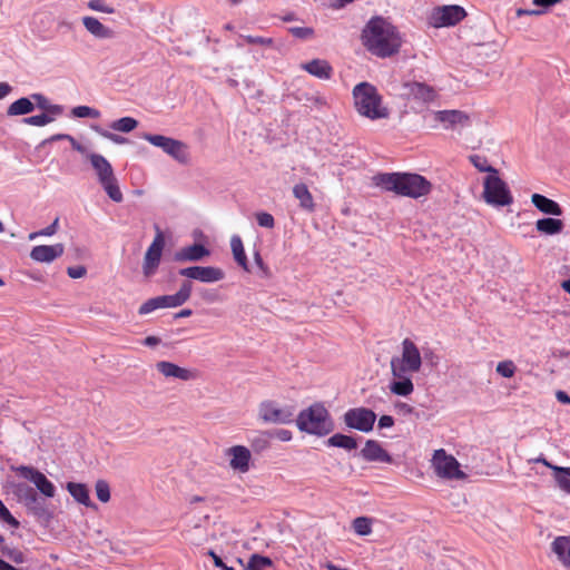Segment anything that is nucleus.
I'll list each match as a JSON object with an SVG mask.
<instances>
[{
    "instance_id": "nucleus-1",
    "label": "nucleus",
    "mask_w": 570,
    "mask_h": 570,
    "mask_svg": "<svg viewBox=\"0 0 570 570\" xmlns=\"http://www.w3.org/2000/svg\"><path fill=\"white\" fill-rule=\"evenodd\" d=\"M373 181L384 190L410 198L426 196L432 189V184L425 177L412 173L377 174Z\"/></svg>"
},
{
    "instance_id": "nucleus-2",
    "label": "nucleus",
    "mask_w": 570,
    "mask_h": 570,
    "mask_svg": "<svg viewBox=\"0 0 570 570\" xmlns=\"http://www.w3.org/2000/svg\"><path fill=\"white\" fill-rule=\"evenodd\" d=\"M354 106L357 112L371 120L386 119L390 109L383 105V98L375 86L360 82L353 88Z\"/></svg>"
},
{
    "instance_id": "nucleus-3",
    "label": "nucleus",
    "mask_w": 570,
    "mask_h": 570,
    "mask_svg": "<svg viewBox=\"0 0 570 570\" xmlns=\"http://www.w3.org/2000/svg\"><path fill=\"white\" fill-rule=\"evenodd\" d=\"M295 422L299 431L318 436L327 435L334 430L327 409L320 402L301 411Z\"/></svg>"
},
{
    "instance_id": "nucleus-4",
    "label": "nucleus",
    "mask_w": 570,
    "mask_h": 570,
    "mask_svg": "<svg viewBox=\"0 0 570 570\" xmlns=\"http://www.w3.org/2000/svg\"><path fill=\"white\" fill-rule=\"evenodd\" d=\"M390 364L393 376H400L401 373L412 375L419 372L422 358L417 346L410 338H405L402 342V355L393 356Z\"/></svg>"
},
{
    "instance_id": "nucleus-5",
    "label": "nucleus",
    "mask_w": 570,
    "mask_h": 570,
    "mask_svg": "<svg viewBox=\"0 0 570 570\" xmlns=\"http://www.w3.org/2000/svg\"><path fill=\"white\" fill-rule=\"evenodd\" d=\"M193 283L190 281H184L177 293L173 295H161L147 299L140 305L138 313L139 315H147L158 308H171L178 307L185 304L191 295Z\"/></svg>"
},
{
    "instance_id": "nucleus-6",
    "label": "nucleus",
    "mask_w": 570,
    "mask_h": 570,
    "mask_svg": "<svg viewBox=\"0 0 570 570\" xmlns=\"http://www.w3.org/2000/svg\"><path fill=\"white\" fill-rule=\"evenodd\" d=\"M484 202L493 207H504L513 203V196L504 180L499 177V173L488 175L483 179Z\"/></svg>"
},
{
    "instance_id": "nucleus-7",
    "label": "nucleus",
    "mask_w": 570,
    "mask_h": 570,
    "mask_svg": "<svg viewBox=\"0 0 570 570\" xmlns=\"http://www.w3.org/2000/svg\"><path fill=\"white\" fill-rule=\"evenodd\" d=\"M142 139L155 147L160 148L168 156L183 165H187L190 160L188 146L181 141L164 135L144 134Z\"/></svg>"
},
{
    "instance_id": "nucleus-8",
    "label": "nucleus",
    "mask_w": 570,
    "mask_h": 570,
    "mask_svg": "<svg viewBox=\"0 0 570 570\" xmlns=\"http://www.w3.org/2000/svg\"><path fill=\"white\" fill-rule=\"evenodd\" d=\"M293 405L278 406L274 401H264L258 406V416L265 423L289 424L294 421Z\"/></svg>"
},
{
    "instance_id": "nucleus-9",
    "label": "nucleus",
    "mask_w": 570,
    "mask_h": 570,
    "mask_svg": "<svg viewBox=\"0 0 570 570\" xmlns=\"http://www.w3.org/2000/svg\"><path fill=\"white\" fill-rule=\"evenodd\" d=\"M433 466L435 473L443 479L463 480L466 478V474L461 471L458 460L452 455H448L443 449L434 452Z\"/></svg>"
},
{
    "instance_id": "nucleus-10",
    "label": "nucleus",
    "mask_w": 570,
    "mask_h": 570,
    "mask_svg": "<svg viewBox=\"0 0 570 570\" xmlns=\"http://www.w3.org/2000/svg\"><path fill=\"white\" fill-rule=\"evenodd\" d=\"M343 421L347 428L367 433L373 430L376 414L367 407H353L344 413Z\"/></svg>"
},
{
    "instance_id": "nucleus-11",
    "label": "nucleus",
    "mask_w": 570,
    "mask_h": 570,
    "mask_svg": "<svg viewBox=\"0 0 570 570\" xmlns=\"http://www.w3.org/2000/svg\"><path fill=\"white\" fill-rule=\"evenodd\" d=\"M156 235L154 237L153 243L147 248L145 256H144V263H142V273L146 277L153 276L161 259L163 250L165 247V236L161 229L156 225Z\"/></svg>"
},
{
    "instance_id": "nucleus-12",
    "label": "nucleus",
    "mask_w": 570,
    "mask_h": 570,
    "mask_svg": "<svg viewBox=\"0 0 570 570\" xmlns=\"http://www.w3.org/2000/svg\"><path fill=\"white\" fill-rule=\"evenodd\" d=\"M19 500L23 502L28 511L38 519L48 521L51 514L47 508L45 500L40 499L33 488L27 484H20L17 489Z\"/></svg>"
},
{
    "instance_id": "nucleus-13",
    "label": "nucleus",
    "mask_w": 570,
    "mask_h": 570,
    "mask_svg": "<svg viewBox=\"0 0 570 570\" xmlns=\"http://www.w3.org/2000/svg\"><path fill=\"white\" fill-rule=\"evenodd\" d=\"M466 16L465 10L460 6H442L433 9L430 16V23L435 28L454 26Z\"/></svg>"
},
{
    "instance_id": "nucleus-14",
    "label": "nucleus",
    "mask_w": 570,
    "mask_h": 570,
    "mask_svg": "<svg viewBox=\"0 0 570 570\" xmlns=\"http://www.w3.org/2000/svg\"><path fill=\"white\" fill-rule=\"evenodd\" d=\"M365 48L374 56L386 58L399 52L401 38H363Z\"/></svg>"
},
{
    "instance_id": "nucleus-15",
    "label": "nucleus",
    "mask_w": 570,
    "mask_h": 570,
    "mask_svg": "<svg viewBox=\"0 0 570 570\" xmlns=\"http://www.w3.org/2000/svg\"><path fill=\"white\" fill-rule=\"evenodd\" d=\"M178 274L202 283H216L225 277L224 271L214 266H189L179 269Z\"/></svg>"
},
{
    "instance_id": "nucleus-16",
    "label": "nucleus",
    "mask_w": 570,
    "mask_h": 570,
    "mask_svg": "<svg viewBox=\"0 0 570 570\" xmlns=\"http://www.w3.org/2000/svg\"><path fill=\"white\" fill-rule=\"evenodd\" d=\"M433 118L436 122L442 124L444 129L455 130L471 124L470 115L456 109L433 111Z\"/></svg>"
},
{
    "instance_id": "nucleus-17",
    "label": "nucleus",
    "mask_w": 570,
    "mask_h": 570,
    "mask_svg": "<svg viewBox=\"0 0 570 570\" xmlns=\"http://www.w3.org/2000/svg\"><path fill=\"white\" fill-rule=\"evenodd\" d=\"M17 472L24 479L32 482L36 488L47 498H53L56 493V488L53 483L39 470L27 466V465H20L17 468Z\"/></svg>"
},
{
    "instance_id": "nucleus-18",
    "label": "nucleus",
    "mask_w": 570,
    "mask_h": 570,
    "mask_svg": "<svg viewBox=\"0 0 570 570\" xmlns=\"http://www.w3.org/2000/svg\"><path fill=\"white\" fill-rule=\"evenodd\" d=\"M362 36H397V30L389 18L375 16L367 21Z\"/></svg>"
},
{
    "instance_id": "nucleus-19",
    "label": "nucleus",
    "mask_w": 570,
    "mask_h": 570,
    "mask_svg": "<svg viewBox=\"0 0 570 570\" xmlns=\"http://www.w3.org/2000/svg\"><path fill=\"white\" fill-rule=\"evenodd\" d=\"M404 95L409 98L422 102H431L436 98V91L433 87L417 81H409L403 85Z\"/></svg>"
},
{
    "instance_id": "nucleus-20",
    "label": "nucleus",
    "mask_w": 570,
    "mask_h": 570,
    "mask_svg": "<svg viewBox=\"0 0 570 570\" xmlns=\"http://www.w3.org/2000/svg\"><path fill=\"white\" fill-rule=\"evenodd\" d=\"M360 454L367 462L393 463L391 454L375 440H367Z\"/></svg>"
},
{
    "instance_id": "nucleus-21",
    "label": "nucleus",
    "mask_w": 570,
    "mask_h": 570,
    "mask_svg": "<svg viewBox=\"0 0 570 570\" xmlns=\"http://www.w3.org/2000/svg\"><path fill=\"white\" fill-rule=\"evenodd\" d=\"M65 252L63 244L38 245L30 252V258L38 263H51Z\"/></svg>"
},
{
    "instance_id": "nucleus-22",
    "label": "nucleus",
    "mask_w": 570,
    "mask_h": 570,
    "mask_svg": "<svg viewBox=\"0 0 570 570\" xmlns=\"http://www.w3.org/2000/svg\"><path fill=\"white\" fill-rule=\"evenodd\" d=\"M157 371L165 377H174L181 381H191L196 379V372L189 368L180 367L168 361H159L156 363Z\"/></svg>"
},
{
    "instance_id": "nucleus-23",
    "label": "nucleus",
    "mask_w": 570,
    "mask_h": 570,
    "mask_svg": "<svg viewBox=\"0 0 570 570\" xmlns=\"http://www.w3.org/2000/svg\"><path fill=\"white\" fill-rule=\"evenodd\" d=\"M230 456L229 465L233 470L245 473L249 470L250 451L244 445H235L227 450Z\"/></svg>"
},
{
    "instance_id": "nucleus-24",
    "label": "nucleus",
    "mask_w": 570,
    "mask_h": 570,
    "mask_svg": "<svg viewBox=\"0 0 570 570\" xmlns=\"http://www.w3.org/2000/svg\"><path fill=\"white\" fill-rule=\"evenodd\" d=\"M209 254V249L206 248L203 244L195 243L176 252L174 255V261L179 263L199 262Z\"/></svg>"
},
{
    "instance_id": "nucleus-25",
    "label": "nucleus",
    "mask_w": 570,
    "mask_h": 570,
    "mask_svg": "<svg viewBox=\"0 0 570 570\" xmlns=\"http://www.w3.org/2000/svg\"><path fill=\"white\" fill-rule=\"evenodd\" d=\"M88 159L90 160L99 183L106 181L115 176L111 164L102 155L91 153L88 155Z\"/></svg>"
},
{
    "instance_id": "nucleus-26",
    "label": "nucleus",
    "mask_w": 570,
    "mask_h": 570,
    "mask_svg": "<svg viewBox=\"0 0 570 570\" xmlns=\"http://www.w3.org/2000/svg\"><path fill=\"white\" fill-rule=\"evenodd\" d=\"M302 69L307 71L309 75L327 80L332 77L333 68L326 60L313 59L308 62L302 63Z\"/></svg>"
},
{
    "instance_id": "nucleus-27",
    "label": "nucleus",
    "mask_w": 570,
    "mask_h": 570,
    "mask_svg": "<svg viewBox=\"0 0 570 570\" xmlns=\"http://www.w3.org/2000/svg\"><path fill=\"white\" fill-rule=\"evenodd\" d=\"M389 389L392 394L397 396H409L414 391V384L412 382V375L400 374V376H393L390 382Z\"/></svg>"
},
{
    "instance_id": "nucleus-28",
    "label": "nucleus",
    "mask_w": 570,
    "mask_h": 570,
    "mask_svg": "<svg viewBox=\"0 0 570 570\" xmlns=\"http://www.w3.org/2000/svg\"><path fill=\"white\" fill-rule=\"evenodd\" d=\"M531 202L534 207L543 214L561 216L563 213L561 206L557 202L541 194H533L531 196Z\"/></svg>"
},
{
    "instance_id": "nucleus-29",
    "label": "nucleus",
    "mask_w": 570,
    "mask_h": 570,
    "mask_svg": "<svg viewBox=\"0 0 570 570\" xmlns=\"http://www.w3.org/2000/svg\"><path fill=\"white\" fill-rule=\"evenodd\" d=\"M293 195L299 202V207L308 213L314 212L315 203L314 198L308 190V187L304 183L296 184L293 187Z\"/></svg>"
},
{
    "instance_id": "nucleus-30",
    "label": "nucleus",
    "mask_w": 570,
    "mask_h": 570,
    "mask_svg": "<svg viewBox=\"0 0 570 570\" xmlns=\"http://www.w3.org/2000/svg\"><path fill=\"white\" fill-rule=\"evenodd\" d=\"M552 551L562 564L570 570V537H558L552 542Z\"/></svg>"
},
{
    "instance_id": "nucleus-31",
    "label": "nucleus",
    "mask_w": 570,
    "mask_h": 570,
    "mask_svg": "<svg viewBox=\"0 0 570 570\" xmlns=\"http://www.w3.org/2000/svg\"><path fill=\"white\" fill-rule=\"evenodd\" d=\"M67 490L77 502L86 507H94L89 497V490L83 483L68 482Z\"/></svg>"
},
{
    "instance_id": "nucleus-32",
    "label": "nucleus",
    "mask_w": 570,
    "mask_h": 570,
    "mask_svg": "<svg viewBox=\"0 0 570 570\" xmlns=\"http://www.w3.org/2000/svg\"><path fill=\"white\" fill-rule=\"evenodd\" d=\"M30 98L35 101V107L43 110V112L51 114L52 116H60L63 114V107L61 105L51 104L42 94H32Z\"/></svg>"
},
{
    "instance_id": "nucleus-33",
    "label": "nucleus",
    "mask_w": 570,
    "mask_h": 570,
    "mask_svg": "<svg viewBox=\"0 0 570 570\" xmlns=\"http://www.w3.org/2000/svg\"><path fill=\"white\" fill-rule=\"evenodd\" d=\"M35 110V104L31 101V98L22 97L13 101L7 108V116H23L32 112Z\"/></svg>"
},
{
    "instance_id": "nucleus-34",
    "label": "nucleus",
    "mask_w": 570,
    "mask_h": 570,
    "mask_svg": "<svg viewBox=\"0 0 570 570\" xmlns=\"http://www.w3.org/2000/svg\"><path fill=\"white\" fill-rule=\"evenodd\" d=\"M535 228L538 232L546 235H556L561 233L563 229V222L557 218H541L535 223Z\"/></svg>"
},
{
    "instance_id": "nucleus-35",
    "label": "nucleus",
    "mask_w": 570,
    "mask_h": 570,
    "mask_svg": "<svg viewBox=\"0 0 570 570\" xmlns=\"http://www.w3.org/2000/svg\"><path fill=\"white\" fill-rule=\"evenodd\" d=\"M230 248L235 262L245 271H249L248 261L245 254L242 238L238 235H233L230 238Z\"/></svg>"
},
{
    "instance_id": "nucleus-36",
    "label": "nucleus",
    "mask_w": 570,
    "mask_h": 570,
    "mask_svg": "<svg viewBox=\"0 0 570 570\" xmlns=\"http://www.w3.org/2000/svg\"><path fill=\"white\" fill-rule=\"evenodd\" d=\"M327 445L342 448L344 450L351 451L357 448L356 439L346 434L336 433L333 434L326 441Z\"/></svg>"
},
{
    "instance_id": "nucleus-37",
    "label": "nucleus",
    "mask_w": 570,
    "mask_h": 570,
    "mask_svg": "<svg viewBox=\"0 0 570 570\" xmlns=\"http://www.w3.org/2000/svg\"><path fill=\"white\" fill-rule=\"evenodd\" d=\"M100 186L104 188L108 197L114 200L115 203H121L124 199L122 193L118 185V179L116 176L107 179L106 181L99 183Z\"/></svg>"
},
{
    "instance_id": "nucleus-38",
    "label": "nucleus",
    "mask_w": 570,
    "mask_h": 570,
    "mask_svg": "<svg viewBox=\"0 0 570 570\" xmlns=\"http://www.w3.org/2000/svg\"><path fill=\"white\" fill-rule=\"evenodd\" d=\"M273 561L271 558L254 553L249 557L245 570H264L267 567H272Z\"/></svg>"
},
{
    "instance_id": "nucleus-39",
    "label": "nucleus",
    "mask_w": 570,
    "mask_h": 570,
    "mask_svg": "<svg viewBox=\"0 0 570 570\" xmlns=\"http://www.w3.org/2000/svg\"><path fill=\"white\" fill-rule=\"evenodd\" d=\"M0 551L6 558H8L10 561L17 564H21L27 561L26 554L18 548L2 544L0 547Z\"/></svg>"
},
{
    "instance_id": "nucleus-40",
    "label": "nucleus",
    "mask_w": 570,
    "mask_h": 570,
    "mask_svg": "<svg viewBox=\"0 0 570 570\" xmlns=\"http://www.w3.org/2000/svg\"><path fill=\"white\" fill-rule=\"evenodd\" d=\"M138 121L135 118L131 117H122L120 119L115 120L110 128L120 131V132H130L135 128H137Z\"/></svg>"
},
{
    "instance_id": "nucleus-41",
    "label": "nucleus",
    "mask_w": 570,
    "mask_h": 570,
    "mask_svg": "<svg viewBox=\"0 0 570 570\" xmlns=\"http://www.w3.org/2000/svg\"><path fill=\"white\" fill-rule=\"evenodd\" d=\"M469 159L479 171L488 173V175L498 174V169L489 165L488 159L484 156L471 155Z\"/></svg>"
},
{
    "instance_id": "nucleus-42",
    "label": "nucleus",
    "mask_w": 570,
    "mask_h": 570,
    "mask_svg": "<svg viewBox=\"0 0 570 570\" xmlns=\"http://www.w3.org/2000/svg\"><path fill=\"white\" fill-rule=\"evenodd\" d=\"M55 117L56 116H52L51 114L42 112L40 115L26 117L22 119V122L29 126L42 127L52 122Z\"/></svg>"
},
{
    "instance_id": "nucleus-43",
    "label": "nucleus",
    "mask_w": 570,
    "mask_h": 570,
    "mask_svg": "<svg viewBox=\"0 0 570 570\" xmlns=\"http://www.w3.org/2000/svg\"><path fill=\"white\" fill-rule=\"evenodd\" d=\"M83 26L92 36H106L105 27L94 17H85L82 19Z\"/></svg>"
},
{
    "instance_id": "nucleus-44",
    "label": "nucleus",
    "mask_w": 570,
    "mask_h": 570,
    "mask_svg": "<svg viewBox=\"0 0 570 570\" xmlns=\"http://www.w3.org/2000/svg\"><path fill=\"white\" fill-rule=\"evenodd\" d=\"M71 115L77 118H98L100 112L88 106H77L71 109Z\"/></svg>"
},
{
    "instance_id": "nucleus-45",
    "label": "nucleus",
    "mask_w": 570,
    "mask_h": 570,
    "mask_svg": "<svg viewBox=\"0 0 570 570\" xmlns=\"http://www.w3.org/2000/svg\"><path fill=\"white\" fill-rule=\"evenodd\" d=\"M95 491L100 502H108L110 500V487L107 481L98 480L95 484Z\"/></svg>"
},
{
    "instance_id": "nucleus-46",
    "label": "nucleus",
    "mask_w": 570,
    "mask_h": 570,
    "mask_svg": "<svg viewBox=\"0 0 570 570\" xmlns=\"http://www.w3.org/2000/svg\"><path fill=\"white\" fill-rule=\"evenodd\" d=\"M354 531L360 535H367L371 533V520L365 517H358L353 521Z\"/></svg>"
},
{
    "instance_id": "nucleus-47",
    "label": "nucleus",
    "mask_w": 570,
    "mask_h": 570,
    "mask_svg": "<svg viewBox=\"0 0 570 570\" xmlns=\"http://www.w3.org/2000/svg\"><path fill=\"white\" fill-rule=\"evenodd\" d=\"M497 372L503 377H512L515 373V365L512 361H502L497 365Z\"/></svg>"
},
{
    "instance_id": "nucleus-48",
    "label": "nucleus",
    "mask_w": 570,
    "mask_h": 570,
    "mask_svg": "<svg viewBox=\"0 0 570 570\" xmlns=\"http://www.w3.org/2000/svg\"><path fill=\"white\" fill-rule=\"evenodd\" d=\"M58 223H59V219L56 218L49 226H47L46 228L41 229V230H38V232H33L31 234H29V240H33L36 239L38 236H52L53 234L57 233V229H58Z\"/></svg>"
},
{
    "instance_id": "nucleus-49",
    "label": "nucleus",
    "mask_w": 570,
    "mask_h": 570,
    "mask_svg": "<svg viewBox=\"0 0 570 570\" xmlns=\"http://www.w3.org/2000/svg\"><path fill=\"white\" fill-rule=\"evenodd\" d=\"M88 8L94 11L105 12V13H114V7L107 4L104 0H89Z\"/></svg>"
},
{
    "instance_id": "nucleus-50",
    "label": "nucleus",
    "mask_w": 570,
    "mask_h": 570,
    "mask_svg": "<svg viewBox=\"0 0 570 570\" xmlns=\"http://www.w3.org/2000/svg\"><path fill=\"white\" fill-rule=\"evenodd\" d=\"M554 480L558 487L570 494V475L566 472H554Z\"/></svg>"
},
{
    "instance_id": "nucleus-51",
    "label": "nucleus",
    "mask_w": 570,
    "mask_h": 570,
    "mask_svg": "<svg viewBox=\"0 0 570 570\" xmlns=\"http://www.w3.org/2000/svg\"><path fill=\"white\" fill-rule=\"evenodd\" d=\"M0 519L13 528L19 527V521L10 513L8 508L0 500Z\"/></svg>"
},
{
    "instance_id": "nucleus-52",
    "label": "nucleus",
    "mask_w": 570,
    "mask_h": 570,
    "mask_svg": "<svg viewBox=\"0 0 570 570\" xmlns=\"http://www.w3.org/2000/svg\"><path fill=\"white\" fill-rule=\"evenodd\" d=\"M530 463H542L543 465H546L547 468L551 469L553 472H566L570 475V468H562V466H557V465H553L552 463H550L543 454L539 455L538 458H534V459H530L529 460Z\"/></svg>"
},
{
    "instance_id": "nucleus-53",
    "label": "nucleus",
    "mask_w": 570,
    "mask_h": 570,
    "mask_svg": "<svg viewBox=\"0 0 570 570\" xmlns=\"http://www.w3.org/2000/svg\"><path fill=\"white\" fill-rule=\"evenodd\" d=\"M256 220L261 227H265V228H273L275 225L274 217L269 213H266V212L257 213Z\"/></svg>"
},
{
    "instance_id": "nucleus-54",
    "label": "nucleus",
    "mask_w": 570,
    "mask_h": 570,
    "mask_svg": "<svg viewBox=\"0 0 570 570\" xmlns=\"http://www.w3.org/2000/svg\"><path fill=\"white\" fill-rule=\"evenodd\" d=\"M92 128H94V129H95L99 135H101L102 137H105V138H107V139L111 140V141H112V142H115V144H119V145H121V144H125V142H127V141H128V139H127V138H125V137H122V136H119V135H116V134H111V132H109V131H107V130L101 129V128H100V127H98V126H92Z\"/></svg>"
},
{
    "instance_id": "nucleus-55",
    "label": "nucleus",
    "mask_w": 570,
    "mask_h": 570,
    "mask_svg": "<svg viewBox=\"0 0 570 570\" xmlns=\"http://www.w3.org/2000/svg\"><path fill=\"white\" fill-rule=\"evenodd\" d=\"M394 409L397 414L403 416L412 415L413 413H415V409L412 405L401 401L394 403Z\"/></svg>"
},
{
    "instance_id": "nucleus-56",
    "label": "nucleus",
    "mask_w": 570,
    "mask_h": 570,
    "mask_svg": "<svg viewBox=\"0 0 570 570\" xmlns=\"http://www.w3.org/2000/svg\"><path fill=\"white\" fill-rule=\"evenodd\" d=\"M87 269L85 266H71L67 268V274L71 278H81L86 275Z\"/></svg>"
},
{
    "instance_id": "nucleus-57",
    "label": "nucleus",
    "mask_w": 570,
    "mask_h": 570,
    "mask_svg": "<svg viewBox=\"0 0 570 570\" xmlns=\"http://www.w3.org/2000/svg\"><path fill=\"white\" fill-rule=\"evenodd\" d=\"M207 554L213 559V562H214L215 567H217V568H219V569H222V570H234V568L228 567V566H227V564L222 560V558L215 553V551H214V550H209V551L207 552Z\"/></svg>"
},
{
    "instance_id": "nucleus-58",
    "label": "nucleus",
    "mask_w": 570,
    "mask_h": 570,
    "mask_svg": "<svg viewBox=\"0 0 570 570\" xmlns=\"http://www.w3.org/2000/svg\"><path fill=\"white\" fill-rule=\"evenodd\" d=\"M66 140L70 142L73 150L78 151L79 154L88 158L89 153L87 148L79 144L71 135L68 134V138Z\"/></svg>"
},
{
    "instance_id": "nucleus-59",
    "label": "nucleus",
    "mask_w": 570,
    "mask_h": 570,
    "mask_svg": "<svg viewBox=\"0 0 570 570\" xmlns=\"http://www.w3.org/2000/svg\"><path fill=\"white\" fill-rule=\"evenodd\" d=\"M394 425V419L391 415H382L379 419V428L380 429H387L392 428Z\"/></svg>"
},
{
    "instance_id": "nucleus-60",
    "label": "nucleus",
    "mask_w": 570,
    "mask_h": 570,
    "mask_svg": "<svg viewBox=\"0 0 570 570\" xmlns=\"http://www.w3.org/2000/svg\"><path fill=\"white\" fill-rule=\"evenodd\" d=\"M247 42L250 45H262V46H269L272 45V38H246Z\"/></svg>"
},
{
    "instance_id": "nucleus-61",
    "label": "nucleus",
    "mask_w": 570,
    "mask_h": 570,
    "mask_svg": "<svg viewBox=\"0 0 570 570\" xmlns=\"http://www.w3.org/2000/svg\"><path fill=\"white\" fill-rule=\"evenodd\" d=\"M76 26L71 22H61L58 27V32L67 33V32H76Z\"/></svg>"
},
{
    "instance_id": "nucleus-62",
    "label": "nucleus",
    "mask_w": 570,
    "mask_h": 570,
    "mask_svg": "<svg viewBox=\"0 0 570 570\" xmlns=\"http://www.w3.org/2000/svg\"><path fill=\"white\" fill-rule=\"evenodd\" d=\"M488 46H489L491 52L485 51L483 53L479 52L478 55L479 56H484L485 58L495 57L498 55V52H499L498 45L494 41H492Z\"/></svg>"
},
{
    "instance_id": "nucleus-63",
    "label": "nucleus",
    "mask_w": 570,
    "mask_h": 570,
    "mask_svg": "<svg viewBox=\"0 0 570 570\" xmlns=\"http://www.w3.org/2000/svg\"><path fill=\"white\" fill-rule=\"evenodd\" d=\"M12 91V87L8 82H0V100Z\"/></svg>"
},
{
    "instance_id": "nucleus-64",
    "label": "nucleus",
    "mask_w": 570,
    "mask_h": 570,
    "mask_svg": "<svg viewBox=\"0 0 570 570\" xmlns=\"http://www.w3.org/2000/svg\"><path fill=\"white\" fill-rule=\"evenodd\" d=\"M556 397L563 404H570V396L564 391H558Z\"/></svg>"
}]
</instances>
